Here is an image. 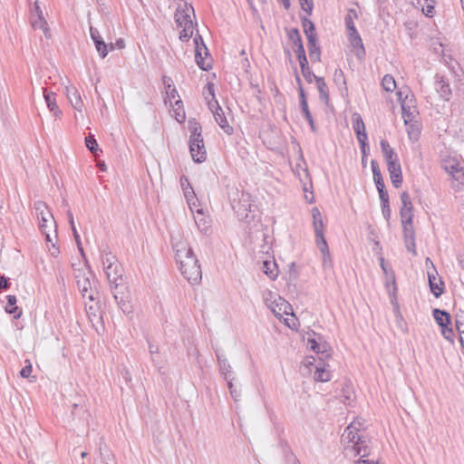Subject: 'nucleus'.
<instances>
[{
  "mask_svg": "<svg viewBox=\"0 0 464 464\" xmlns=\"http://www.w3.org/2000/svg\"><path fill=\"white\" fill-rule=\"evenodd\" d=\"M171 245L175 260L183 276L190 284H198L202 278L201 267L192 247L180 230L173 232Z\"/></svg>",
  "mask_w": 464,
  "mask_h": 464,
  "instance_id": "nucleus-1",
  "label": "nucleus"
},
{
  "mask_svg": "<svg viewBox=\"0 0 464 464\" xmlns=\"http://www.w3.org/2000/svg\"><path fill=\"white\" fill-rule=\"evenodd\" d=\"M362 421L356 419L343 430L341 439L343 445V454L349 459L360 457V459L355 461L354 464H378L374 459H365L370 455L371 449L368 440L362 434Z\"/></svg>",
  "mask_w": 464,
  "mask_h": 464,
  "instance_id": "nucleus-2",
  "label": "nucleus"
},
{
  "mask_svg": "<svg viewBox=\"0 0 464 464\" xmlns=\"http://www.w3.org/2000/svg\"><path fill=\"white\" fill-rule=\"evenodd\" d=\"M102 261L113 297L119 307L123 312H126V303L122 297H119L118 291L119 286L123 283L121 266L119 264L116 256L110 252L102 256Z\"/></svg>",
  "mask_w": 464,
  "mask_h": 464,
  "instance_id": "nucleus-3",
  "label": "nucleus"
},
{
  "mask_svg": "<svg viewBox=\"0 0 464 464\" xmlns=\"http://www.w3.org/2000/svg\"><path fill=\"white\" fill-rule=\"evenodd\" d=\"M39 221V228L45 237L48 244L49 252L53 256H57L60 253L55 244L57 242L56 221L52 212H44V215L37 217Z\"/></svg>",
  "mask_w": 464,
  "mask_h": 464,
  "instance_id": "nucleus-4",
  "label": "nucleus"
},
{
  "mask_svg": "<svg viewBox=\"0 0 464 464\" xmlns=\"http://www.w3.org/2000/svg\"><path fill=\"white\" fill-rule=\"evenodd\" d=\"M192 16L195 17L192 5L184 3L177 7L175 22L178 27L182 28L179 34V39L181 41H188L193 35L194 24Z\"/></svg>",
  "mask_w": 464,
  "mask_h": 464,
  "instance_id": "nucleus-5",
  "label": "nucleus"
},
{
  "mask_svg": "<svg viewBox=\"0 0 464 464\" xmlns=\"http://www.w3.org/2000/svg\"><path fill=\"white\" fill-rule=\"evenodd\" d=\"M313 217V226L315 234V242L323 255V262L331 263L330 252L327 246V242L324 237V225L322 218V214L318 208L314 207L311 210Z\"/></svg>",
  "mask_w": 464,
  "mask_h": 464,
  "instance_id": "nucleus-6",
  "label": "nucleus"
},
{
  "mask_svg": "<svg viewBox=\"0 0 464 464\" xmlns=\"http://www.w3.org/2000/svg\"><path fill=\"white\" fill-rule=\"evenodd\" d=\"M231 207L239 219L246 218L252 208L250 194L245 191L236 190L232 194Z\"/></svg>",
  "mask_w": 464,
  "mask_h": 464,
  "instance_id": "nucleus-7",
  "label": "nucleus"
},
{
  "mask_svg": "<svg viewBox=\"0 0 464 464\" xmlns=\"http://www.w3.org/2000/svg\"><path fill=\"white\" fill-rule=\"evenodd\" d=\"M195 43V60L197 64L203 71H208L212 68V60L208 50L203 42L201 35L197 34L194 38Z\"/></svg>",
  "mask_w": 464,
  "mask_h": 464,
  "instance_id": "nucleus-8",
  "label": "nucleus"
},
{
  "mask_svg": "<svg viewBox=\"0 0 464 464\" xmlns=\"http://www.w3.org/2000/svg\"><path fill=\"white\" fill-rule=\"evenodd\" d=\"M268 295H270V298L266 297V304L278 319L283 318L285 314L293 315L292 306L286 300L279 295L274 296L271 292H269Z\"/></svg>",
  "mask_w": 464,
  "mask_h": 464,
  "instance_id": "nucleus-9",
  "label": "nucleus"
},
{
  "mask_svg": "<svg viewBox=\"0 0 464 464\" xmlns=\"http://www.w3.org/2000/svg\"><path fill=\"white\" fill-rule=\"evenodd\" d=\"M30 23L34 30L40 29L43 31L46 38H51V30L44 17V14L38 1H35L33 7L30 9Z\"/></svg>",
  "mask_w": 464,
  "mask_h": 464,
  "instance_id": "nucleus-10",
  "label": "nucleus"
},
{
  "mask_svg": "<svg viewBox=\"0 0 464 464\" xmlns=\"http://www.w3.org/2000/svg\"><path fill=\"white\" fill-rule=\"evenodd\" d=\"M398 95L401 105L402 118L405 125H408L410 122L414 121L418 115V110L412 96L409 98L408 94H406L404 99H402V92H399Z\"/></svg>",
  "mask_w": 464,
  "mask_h": 464,
  "instance_id": "nucleus-11",
  "label": "nucleus"
},
{
  "mask_svg": "<svg viewBox=\"0 0 464 464\" xmlns=\"http://www.w3.org/2000/svg\"><path fill=\"white\" fill-rule=\"evenodd\" d=\"M429 263L430 264L431 266V270H428L430 289L436 297H439L443 294L444 283L441 280V278L438 276V272L431 260L429 257H427L426 265L428 266Z\"/></svg>",
  "mask_w": 464,
  "mask_h": 464,
  "instance_id": "nucleus-12",
  "label": "nucleus"
},
{
  "mask_svg": "<svg viewBox=\"0 0 464 464\" xmlns=\"http://www.w3.org/2000/svg\"><path fill=\"white\" fill-rule=\"evenodd\" d=\"M189 151L195 162H204L207 159V150L203 138L189 140Z\"/></svg>",
  "mask_w": 464,
  "mask_h": 464,
  "instance_id": "nucleus-13",
  "label": "nucleus"
},
{
  "mask_svg": "<svg viewBox=\"0 0 464 464\" xmlns=\"http://www.w3.org/2000/svg\"><path fill=\"white\" fill-rule=\"evenodd\" d=\"M90 34L95 44V48L102 58H105L109 51L114 49V45L112 44H107L104 43L97 28L90 26Z\"/></svg>",
  "mask_w": 464,
  "mask_h": 464,
  "instance_id": "nucleus-14",
  "label": "nucleus"
},
{
  "mask_svg": "<svg viewBox=\"0 0 464 464\" xmlns=\"http://www.w3.org/2000/svg\"><path fill=\"white\" fill-rule=\"evenodd\" d=\"M401 200L402 203V207L400 211L401 223H407L409 225L413 219V207L410 195L407 191H403L401 194Z\"/></svg>",
  "mask_w": 464,
  "mask_h": 464,
  "instance_id": "nucleus-15",
  "label": "nucleus"
},
{
  "mask_svg": "<svg viewBox=\"0 0 464 464\" xmlns=\"http://www.w3.org/2000/svg\"><path fill=\"white\" fill-rule=\"evenodd\" d=\"M442 167L454 179L460 181L464 179V167L458 160L454 159L444 160Z\"/></svg>",
  "mask_w": 464,
  "mask_h": 464,
  "instance_id": "nucleus-16",
  "label": "nucleus"
},
{
  "mask_svg": "<svg viewBox=\"0 0 464 464\" xmlns=\"http://www.w3.org/2000/svg\"><path fill=\"white\" fill-rule=\"evenodd\" d=\"M76 283L83 298H88L90 301H94L95 291L92 287L90 278L84 274H79L76 276Z\"/></svg>",
  "mask_w": 464,
  "mask_h": 464,
  "instance_id": "nucleus-17",
  "label": "nucleus"
},
{
  "mask_svg": "<svg viewBox=\"0 0 464 464\" xmlns=\"http://www.w3.org/2000/svg\"><path fill=\"white\" fill-rule=\"evenodd\" d=\"M353 130L356 133L357 140L362 147L366 146L367 134L365 131V125L362 120V117L359 113H354L353 115Z\"/></svg>",
  "mask_w": 464,
  "mask_h": 464,
  "instance_id": "nucleus-18",
  "label": "nucleus"
},
{
  "mask_svg": "<svg viewBox=\"0 0 464 464\" xmlns=\"http://www.w3.org/2000/svg\"><path fill=\"white\" fill-rule=\"evenodd\" d=\"M65 93L72 108L82 112L84 104L78 90L73 86H66Z\"/></svg>",
  "mask_w": 464,
  "mask_h": 464,
  "instance_id": "nucleus-19",
  "label": "nucleus"
},
{
  "mask_svg": "<svg viewBox=\"0 0 464 464\" xmlns=\"http://www.w3.org/2000/svg\"><path fill=\"white\" fill-rule=\"evenodd\" d=\"M44 98L48 109L53 113L55 118L60 119L63 115L62 111L59 109L56 102V94L54 92H48L45 88H43Z\"/></svg>",
  "mask_w": 464,
  "mask_h": 464,
  "instance_id": "nucleus-20",
  "label": "nucleus"
},
{
  "mask_svg": "<svg viewBox=\"0 0 464 464\" xmlns=\"http://www.w3.org/2000/svg\"><path fill=\"white\" fill-rule=\"evenodd\" d=\"M387 168L392 183L395 188H400L402 183V172L400 162L391 163Z\"/></svg>",
  "mask_w": 464,
  "mask_h": 464,
  "instance_id": "nucleus-21",
  "label": "nucleus"
},
{
  "mask_svg": "<svg viewBox=\"0 0 464 464\" xmlns=\"http://www.w3.org/2000/svg\"><path fill=\"white\" fill-rule=\"evenodd\" d=\"M436 90L439 92L440 96L445 100L449 101L451 97V89L450 87V83L446 81L442 76H436Z\"/></svg>",
  "mask_w": 464,
  "mask_h": 464,
  "instance_id": "nucleus-22",
  "label": "nucleus"
},
{
  "mask_svg": "<svg viewBox=\"0 0 464 464\" xmlns=\"http://www.w3.org/2000/svg\"><path fill=\"white\" fill-rule=\"evenodd\" d=\"M380 145L387 166L391 163H396L399 161L397 153L393 150L386 140H382Z\"/></svg>",
  "mask_w": 464,
  "mask_h": 464,
  "instance_id": "nucleus-23",
  "label": "nucleus"
},
{
  "mask_svg": "<svg viewBox=\"0 0 464 464\" xmlns=\"http://www.w3.org/2000/svg\"><path fill=\"white\" fill-rule=\"evenodd\" d=\"M410 3L416 8H420L426 16L433 15L435 0H410Z\"/></svg>",
  "mask_w": 464,
  "mask_h": 464,
  "instance_id": "nucleus-24",
  "label": "nucleus"
},
{
  "mask_svg": "<svg viewBox=\"0 0 464 464\" xmlns=\"http://www.w3.org/2000/svg\"><path fill=\"white\" fill-rule=\"evenodd\" d=\"M314 379L316 382H325L331 380L330 370L324 362H319L314 371Z\"/></svg>",
  "mask_w": 464,
  "mask_h": 464,
  "instance_id": "nucleus-25",
  "label": "nucleus"
},
{
  "mask_svg": "<svg viewBox=\"0 0 464 464\" xmlns=\"http://www.w3.org/2000/svg\"><path fill=\"white\" fill-rule=\"evenodd\" d=\"M215 121L220 128L228 135L233 133V128L229 125L223 110H217L213 113Z\"/></svg>",
  "mask_w": 464,
  "mask_h": 464,
  "instance_id": "nucleus-26",
  "label": "nucleus"
},
{
  "mask_svg": "<svg viewBox=\"0 0 464 464\" xmlns=\"http://www.w3.org/2000/svg\"><path fill=\"white\" fill-rule=\"evenodd\" d=\"M180 186L182 188L187 202L191 204L192 200L196 198V194L186 176H181Z\"/></svg>",
  "mask_w": 464,
  "mask_h": 464,
  "instance_id": "nucleus-27",
  "label": "nucleus"
},
{
  "mask_svg": "<svg viewBox=\"0 0 464 464\" xmlns=\"http://www.w3.org/2000/svg\"><path fill=\"white\" fill-rule=\"evenodd\" d=\"M314 81L316 82V86L319 92V98L324 102L327 103L329 102V93L327 85L324 80V78L319 76H314Z\"/></svg>",
  "mask_w": 464,
  "mask_h": 464,
  "instance_id": "nucleus-28",
  "label": "nucleus"
},
{
  "mask_svg": "<svg viewBox=\"0 0 464 464\" xmlns=\"http://www.w3.org/2000/svg\"><path fill=\"white\" fill-rule=\"evenodd\" d=\"M195 223L200 232L207 234L209 231V220L203 215L201 210L197 211V216L195 217Z\"/></svg>",
  "mask_w": 464,
  "mask_h": 464,
  "instance_id": "nucleus-29",
  "label": "nucleus"
},
{
  "mask_svg": "<svg viewBox=\"0 0 464 464\" xmlns=\"http://www.w3.org/2000/svg\"><path fill=\"white\" fill-rule=\"evenodd\" d=\"M217 358L220 373L224 375L226 381L231 380L229 378V374L231 372V365L228 362L227 359L220 354H218Z\"/></svg>",
  "mask_w": 464,
  "mask_h": 464,
  "instance_id": "nucleus-30",
  "label": "nucleus"
},
{
  "mask_svg": "<svg viewBox=\"0 0 464 464\" xmlns=\"http://www.w3.org/2000/svg\"><path fill=\"white\" fill-rule=\"evenodd\" d=\"M433 316L436 323L440 326V328L450 324V315L445 311L435 308L433 310Z\"/></svg>",
  "mask_w": 464,
  "mask_h": 464,
  "instance_id": "nucleus-31",
  "label": "nucleus"
},
{
  "mask_svg": "<svg viewBox=\"0 0 464 464\" xmlns=\"http://www.w3.org/2000/svg\"><path fill=\"white\" fill-rule=\"evenodd\" d=\"M188 130L190 131V136H189V140H193V139H200V138H203L202 137V128H201V125L196 121L195 120L193 121H188Z\"/></svg>",
  "mask_w": 464,
  "mask_h": 464,
  "instance_id": "nucleus-32",
  "label": "nucleus"
},
{
  "mask_svg": "<svg viewBox=\"0 0 464 464\" xmlns=\"http://www.w3.org/2000/svg\"><path fill=\"white\" fill-rule=\"evenodd\" d=\"M207 90L208 94L211 96V100L208 102L209 110L214 113L215 111L220 110L221 107L219 106L218 101L215 98V88L213 83H208Z\"/></svg>",
  "mask_w": 464,
  "mask_h": 464,
  "instance_id": "nucleus-33",
  "label": "nucleus"
},
{
  "mask_svg": "<svg viewBox=\"0 0 464 464\" xmlns=\"http://www.w3.org/2000/svg\"><path fill=\"white\" fill-rule=\"evenodd\" d=\"M263 272L271 279L276 278L278 275L276 263L271 261L263 262Z\"/></svg>",
  "mask_w": 464,
  "mask_h": 464,
  "instance_id": "nucleus-34",
  "label": "nucleus"
},
{
  "mask_svg": "<svg viewBox=\"0 0 464 464\" xmlns=\"http://www.w3.org/2000/svg\"><path fill=\"white\" fill-rule=\"evenodd\" d=\"M163 82L167 85V95L170 102H172V101L176 102V100L180 99L176 88H171L170 78L164 76Z\"/></svg>",
  "mask_w": 464,
  "mask_h": 464,
  "instance_id": "nucleus-35",
  "label": "nucleus"
},
{
  "mask_svg": "<svg viewBox=\"0 0 464 464\" xmlns=\"http://www.w3.org/2000/svg\"><path fill=\"white\" fill-rule=\"evenodd\" d=\"M173 113H174L175 119L179 122H182L185 121V118H186L185 111L183 109L182 101L180 99L176 100L175 105L173 107Z\"/></svg>",
  "mask_w": 464,
  "mask_h": 464,
  "instance_id": "nucleus-36",
  "label": "nucleus"
},
{
  "mask_svg": "<svg viewBox=\"0 0 464 464\" xmlns=\"http://www.w3.org/2000/svg\"><path fill=\"white\" fill-rule=\"evenodd\" d=\"M382 85L386 92H392L396 88V82L392 75L386 74L382 78Z\"/></svg>",
  "mask_w": 464,
  "mask_h": 464,
  "instance_id": "nucleus-37",
  "label": "nucleus"
},
{
  "mask_svg": "<svg viewBox=\"0 0 464 464\" xmlns=\"http://www.w3.org/2000/svg\"><path fill=\"white\" fill-rule=\"evenodd\" d=\"M309 57L313 63L320 62L321 50L320 46L317 44H313L311 45H307Z\"/></svg>",
  "mask_w": 464,
  "mask_h": 464,
  "instance_id": "nucleus-38",
  "label": "nucleus"
},
{
  "mask_svg": "<svg viewBox=\"0 0 464 464\" xmlns=\"http://www.w3.org/2000/svg\"><path fill=\"white\" fill-rule=\"evenodd\" d=\"M402 227H403V233H404V237H405L406 243H408L409 241H411V245L414 246H415V244L413 242L414 231H413V227H412V222L410 223L409 225L407 223H402Z\"/></svg>",
  "mask_w": 464,
  "mask_h": 464,
  "instance_id": "nucleus-39",
  "label": "nucleus"
},
{
  "mask_svg": "<svg viewBox=\"0 0 464 464\" xmlns=\"http://www.w3.org/2000/svg\"><path fill=\"white\" fill-rule=\"evenodd\" d=\"M407 126V132L411 140H417L420 135V128L417 122H410Z\"/></svg>",
  "mask_w": 464,
  "mask_h": 464,
  "instance_id": "nucleus-40",
  "label": "nucleus"
},
{
  "mask_svg": "<svg viewBox=\"0 0 464 464\" xmlns=\"http://www.w3.org/2000/svg\"><path fill=\"white\" fill-rule=\"evenodd\" d=\"M288 38L295 47L303 44L299 31L296 28L291 29L288 32Z\"/></svg>",
  "mask_w": 464,
  "mask_h": 464,
  "instance_id": "nucleus-41",
  "label": "nucleus"
},
{
  "mask_svg": "<svg viewBox=\"0 0 464 464\" xmlns=\"http://www.w3.org/2000/svg\"><path fill=\"white\" fill-rule=\"evenodd\" d=\"M36 217L44 215V212H51L45 202L37 200L34 203Z\"/></svg>",
  "mask_w": 464,
  "mask_h": 464,
  "instance_id": "nucleus-42",
  "label": "nucleus"
},
{
  "mask_svg": "<svg viewBox=\"0 0 464 464\" xmlns=\"http://www.w3.org/2000/svg\"><path fill=\"white\" fill-rule=\"evenodd\" d=\"M301 106L302 112L304 115L305 120L308 121L309 125L311 126V129L314 130V119L312 117V114L309 111L307 102H303Z\"/></svg>",
  "mask_w": 464,
  "mask_h": 464,
  "instance_id": "nucleus-43",
  "label": "nucleus"
},
{
  "mask_svg": "<svg viewBox=\"0 0 464 464\" xmlns=\"http://www.w3.org/2000/svg\"><path fill=\"white\" fill-rule=\"evenodd\" d=\"M85 145L92 153L96 154L98 144L93 135L89 134V136L85 138Z\"/></svg>",
  "mask_w": 464,
  "mask_h": 464,
  "instance_id": "nucleus-44",
  "label": "nucleus"
},
{
  "mask_svg": "<svg viewBox=\"0 0 464 464\" xmlns=\"http://www.w3.org/2000/svg\"><path fill=\"white\" fill-rule=\"evenodd\" d=\"M16 297L15 295H7V306L5 310L8 314H15L18 310V307L15 306Z\"/></svg>",
  "mask_w": 464,
  "mask_h": 464,
  "instance_id": "nucleus-45",
  "label": "nucleus"
},
{
  "mask_svg": "<svg viewBox=\"0 0 464 464\" xmlns=\"http://www.w3.org/2000/svg\"><path fill=\"white\" fill-rule=\"evenodd\" d=\"M345 24H346V27H347L348 31H352V34H355V40L358 43H361V37H360L358 32L356 31L354 24H353V22L352 20V17L350 15H347L345 17Z\"/></svg>",
  "mask_w": 464,
  "mask_h": 464,
  "instance_id": "nucleus-46",
  "label": "nucleus"
},
{
  "mask_svg": "<svg viewBox=\"0 0 464 464\" xmlns=\"http://www.w3.org/2000/svg\"><path fill=\"white\" fill-rule=\"evenodd\" d=\"M308 343L310 344L311 349L315 353H325L326 350V344L321 345L318 343L314 339L308 338Z\"/></svg>",
  "mask_w": 464,
  "mask_h": 464,
  "instance_id": "nucleus-47",
  "label": "nucleus"
},
{
  "mask_svg": "<svg viewBox=\"0 0 464 464\" xmlns=\"http://www.w3.org/2000/svg\"><path fill=\"white\" fill-rule=\"evenodd\" d=\"M381 267H382V269L383 273H384V274L386 275V276H387V281H388L389 279H391L392 283L393 285H395V276H394V273H393V271H392V270H390V271H389L388 266H387V265L385 264V262H384V259H383V258H381ZM388 284H389V283L387 282V285H388Z\"/></svg>",
  "mask_w": 464,
  "mask_h": 464,
  "instance_id": "nucleus-48",
  "label": "nucleus"
},
{
  "mask_svg": "<svg viewBox=\"0 0 464 464\" xmlns=\"http://www.w3.org/2000/svg\"><path fill=\"white\" fill-rule=\"evenodd\" d=\"M227 387H228V390H229V392H230V395L234 398L235 401H237L241 395V392L240 390H237L233 382H232V379L231 380H228L227 381Z\"/></svg>",
  "mask_w": 464,
  "mask_h": 464,
  "instance_id": "nucleus-49",
  "label": "nucleus"
},
{
  "mask_svg": "<svg viewBox=\"0 0 464 464\" xmlns=\"http://www.w3.org/2000/svg\"><path fill=\"white\" fill-rule=\"evenodd\" d=\"M302 24H303L304 34L315 32V27H314V23L311 20H309L308 18H303Z\"/></svg>",
  "mask_w": 464,
  "mask_h": 464,
  "instance_id": "nucleus-50",
  "label": "nucleus"
},
{
  "mask_svg": "<svg viewBox=\"0 0 464 464\" xmlns=\"http://www.w3.org/2000/svg\"><path fill=\"white\" fill-rule=\"evenodd\" d=\"M456 327L459 332H464V312L460 311L456 314Z\"/></svg>",
  "mask_w": 464,
  "mask_h": 464,
  "instance_id": "nucleus-51",
  "label": "nucleus"
},
{
  "mask_svg": "<svg viewBox=\"0 0 464 464\" xmlns=\"http://www.w3.org/2000/svg\"><path fill=\"white\" fill-rule=\"evenodd\" d=\"M441 334L450 343H453V337H454V332L451 327H449V325H446L444 327H441Z\"/></svg>",
  "mask_w": 464,
  "mask_h": 464,
  "instance_id": "nucleus-52",
  "label": "nucleus"
},
{
  "mask_svg": "<svg viewBox=\"0 0 464 464\" xmlns=\"http://www.w3.org/2000/svg\"><path fill=\"white\" fill-rule=\"evenodd\" d=\"M301 8L305 11L308 14L312 13L313 10V2L310 0H299Z\"/></svg>",
  "mask_w": 464,
  "mask_h": 464,
  "instance_id": "nucleus-53",
  "label": "nucleus"
},
{
  "mask_svg": "<svg viewBox=\"0 0 464 464\" xmlns=\"http://www.w3.org/2000/svg\"><path fill=\"white\" fill-rule=\"evenodd\" d=\"M25 362L27 364L22 368L20 374L23 378H29L32 372V364L29 360H26Z\"/></svg>",
  "mask_w": 464,
  "mask_h": 464,
  "instance_id": "nucleus-54",
  "label": "nucleus"
},
{
  "mask_svg": "<svg viewBox=\"0 0 464 464\" xmlns=\"http://www.w3.org/2000/svg\"><path fill=\"white\" fill-rule=\"evenodd\" d=\"M296 82H298L299 84V98H300V105L303 104V102H307L306 101V97H305V94H304V91L301 85V79L299 76H296Z\"/></svg>",
  "mask_w": 464,
  "mask_h": 464,
  "instance_id": "nucleus-55",
  "label": "nucleus"
},
{
  "mask_svg": "<svg viewBox=\"0 0 464 464\" xmlns=\"http://www.w3.org/2000/svg\"><path fill=\"white\" fill-rule=\"evenodd\" d=\"M380 199L382 203H388L389 202V196L387 190L384 188H379L378 189Z\"/></svg>",
  "mask_w": 464,
  "mask_h": 464,
  "instance_id": "nucleus-56",
  "label": "nucleus"
},
{
  "mask_svg": "<svg viewBox=\"0 0 464 464\" xmlns=\"http://www.w3.org/2000/svg\"><path fill=\"white\" fill-rule=\"evenodd\" d=\"M382 215H383L384 218L386 220H388L390 218V216H391V209H390L389 202L388 203H382Z\"/></svg>",
  "mask_w": 464,
  "mask_h": 464,
  "instance_id": "nucleus-57",
  "label": "nucleus"
},
{
  "mask_svg": "<svg viewBox=\"0 0 464 464\" xmlns=\"http://www.w3.org/2000/svg\"><path fill=\"white\" fill-rule=\"evenodd\" d=\"M307 38V45H311L313 44H316L317 41V35L315 32L305 34Z\"/></svg>",
  "mask_w": 464,
  "mask_h": 464,
  "instance_id": "nucleus-58",
  "label": "nucleus"
},
{
  "mask_svg": "<svg viewBox=\"0 0 464 464\" xmlns=\"http://www.w3.org/2000/svg\"><path fill=\"white\" fill-rule=\"evenodd\" d=\"M373 180L375 182V185H376V188L377 189L379 188H384L385 186H384V182H383V179H382V174L378 175V176H374L373 177Z\"/></svg>",
  "mask_w": 464,
  "mask_h": 464,
  "instance_id": "nucleus-59",
  "label": "nucleus"
},
{
  "mask_svg": "<svg viewBox=\"0 0 464 464\" xmlns=\"http://www.w3.org/2000/svg\"><path fill=\"white\" fill-rule=\"evenodd\" d=\"M303 76L308 82H312L313 79H314V74L311 72L310 68L308 67L306 72H302Z\"/></svg>",
  "mask_w": 464,
  "mask_h": 464,
  "instance_id": "nucleus-60",
  "label": "nucleus"
},
{
  "mask_svg": "<svg viewBox=\"0 0 464 464\" xmlns=\"http://www.w3.org/2000/svg\"><path fill=\"white\" fill-rule=\"evenodd\" d=\"M371 167H372L373 177L381 174L379 164L376 160H372Z\"/></svg>",
  "mask_w": 464,
  "mask_h": 464,
  "instance_id": "nucleus-61",
  "label": "nucleus"
},
{
  "mask_svg": "<svg viewBox=\"0 0 464 464\" xmlns=\"http://www.w3.org/2000/svg\"><path fill=\"white\" fill-rule=\"evenodd\" d=\"M298 61L300 63L301 72H306L307 68L309 67L306 56H304L303 58H298Z\"/></svg>",
  "mask_w": 464,
  "mask_h": 464,
  "instance_id": "nucleus-62",
  "label": "nucleus"
},
{
  "mask_svg": "<svg viewBox=\"0 0 464 464\" xmlns=\"http://www.w3.org/2000/svg\"><path fill=\"white\" fill-rule=\"evenodd\" d=\"M295 52L296 53L297 59L303 58L304 56H305V51H304V47L303 44L301 45L296 46V49Z\"/></svg>",
  "mask_w": 464,
  "mask_h": 464,
  "instance_id": "nucleus-63",
  "label": "nucleus"
},
{
  "mask_svg": "<svg viewBox=\"0 0 464 464\" xmlns=\"http://www.w3.org/2000/svg\"><path fill=\"white\" fill-rule=\"evenodd\" d=\"M8 279L5 276H0V289H7L9 287Z\"/></svg>",
  "mask_w": 464,
  "mask_h": 464,
  "instance_id": "nucleus-64",
  "label": "nucleus"
}]
</instances>
